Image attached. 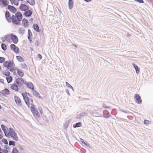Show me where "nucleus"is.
Instances as JSON below:
<instances>
[{
    "instance_id": "1",
    "label": "nucleus",
    "mask_w": 153,
    "mask_h": 153,
    "mask_svg": "<svg viewBox=\"0 0 153 153\" xmlns=\"http://www.w3.org/2000/svg\"><path fill=\"white\" fill-rule=\"evenodd\" d=\"M5 135L7 137L9 138H12L16 141L18 140V137L17 133L12 128H10L7 129V131L5 133Z\"/></svg>"
},
{
    "instance_id": "2",
    "label": "nucleus",
    "mask_w": 153,
    "mask_h": 153,
    "mask_svg": "<svg viewBox=\"0 0 153 153\" xmlns=\"http://www.w3.org/2000/svg\"><path fill=\"white\" fill-rule=\"evenodd\" d=\"M27 94H29V93L27 92L22 93V95L27 105L29 107H32V106L33 105V100L32 99H29V98L27 95Z\"/></svg>"
},
{
    "instance_id": "3",
    "label": "nucleus",
    "mask_w": 153,
    "mask_h": 153,
    "mask_svg": "<svg viewBox=\"0 0 153 153\" xmlns=\"http://www.w3.org/2000/svg\"><path fill=\"white\" fill-rule=\"evenodd\" d=\"M30 110L34 117L36 118H39L40 117L41 115H42L43 113L42 109L41 107L39 108H38L39 113L33 107H31Z\"/></svg>"
},
{
    "instance_id": "4",
    "label": "nucleus",
    "mask_w": 153,
    "mask_h": 153,
    "mask_svg": "<svg viewBox=\"0 0 153 153\" xmlns=\"http://www.w3.org/2000/svg\"><path fill=\"white\" fill-rule=\"evenodd\" d=\"M13 64L14 63L13 60L12 61L9 60L4 62L3 63V65L4 67L9 69L13 66Z\"/></svg>"
},
{
    "instance_id": "5",
    "label": "nucleus",
    "mask_w": 153,
    "mask_h": 153,
    "mask_svg": "<svg viewBox=\"0 0 153 153\" xmlns=\"http://www.w3.org/2000/svg\"><path fill=\"white\" fill-rule=\"evenodd\" d=\"M16 84L19 86H21L24 84H25V82L22 78H18L16 79Z\"/></svg>"
},
{
    "instance_id": "6",
    "label": "nucleus",
    "mask_w": 153,
    "mask_h": 153,
    "mask_svg": "<svg viewBox=\"0 0 153 153\" xmlns=\"http://www.w3.org/2000/svg\"><path fill=\"white\" fill-rule=\"evenodd\" d=\"M11 20L12 22L15 24L18 25L20 23V20H19L14 15H13L11 17Z\"/></svg>"
},
{
    "instance_id": "7",
    "label": "nucleus",
    "mask_w": 153,
    "mask_h": 153,
    "mask_svg": "<svg viewBox=\"0 0 153 153\" xmlns=\"http://www.w3.org/2000/svg\"><path fill=\"white\" fill-rule=\"evenodd\" d=\"M10 48L11 50L13 51L15 53H19V48L18 47H16L15 45L13 44L11 45Z\"/></svg>"
},
{
    "instance_id": "8",
    "label": "nucleus",
    "mask_w": 153,
    "mask_h": 153,
    "mask_svg": "<svg viewBox=\"0 0 153 153\" xmlns=\"http://www.w3.org/2000/svg\"><path fill=\"white\" fill-rule=\"evenodd\" d=\"M19 9L22 11H25L29 9V7L25 4H22L19 7Z\"/></svg>"
},
{
    "instance_id": "9",
    "label": "nucleus",
    "mask_w": 153,
    "mask_h": 153,
    "mask_svg": "<svg viewBox=\"0 0 153 153\" xmlns=\"http://www.w3.org/2000/svg\"><path fill=\"white\" fill-rule=\"evenodd\" d=\"M15 101L18 105L21 106L22 105V102L20 99L17 96H15L14 97Z\"/></svg>"
},
{
    "instance_id": "10",
    "label": "nucleus",
    "mask_w": 153,
    "mask_h": 153,
    "mask_svg": "<svg viewBox=\"0 0 153 153\" xmlns=\"http://www.w3.org/2000/svg\"><path fill=\"white\" fill-rule=\"evenodd\" d=\"M135 99H136V102L138 104H140L142 102V100L140 96L137 94H136L134 96Z\"/></svg>"
},
{
    "instance_id": "11",
    "label": "nucleus",
    "mask_w": 153,
    "mask_h": 153,
    "mask_svg": "<svg viewBox=\"0 0 153 153\" xmlns=\"http://www.w3.org/2000/svg\"><path fill=\"white\" fill-rule=\"evenodd\" d=\"M32 33L30 29L28 30V39L30 43H31L32 40Z\"/></svg>"
},
{
    "instance_id": "12",
    "label": "nucleus",
    "mask_w": 153,
    "mask_h": 153,
    "mask_svg": "<svg viewBox=\"0 0 153 153\" xmlns=\"http://www.w3.org/2000/svg\"><path fill=\"white\" fill-rule=\"evenodd\" d=\"M11 40L15 44L18 43L19 40L17 36L15 35H13V34Z\"/></svg>"
},
{
    "instance_id": "13",
    "label": "nucleus",
    "mask_w": 153,
    "mask_h": 153,
    "mask_svg": "<svg viewBox=\"0 0 153 153\" xmlns=\"http://www.w3.org/2000/svg\"><path fill=\"white\" fill-rule=\"evenodd\" d=\"M22 23L23 26L25 27H28L29 26V22L26 19L24 18L22 19Z\"/></svg>"
},
{
    "instance_id": "14",
    "label": "nucleus",
    "mask_w": 153,
    "mask_h": 153,
    "mask_svg": "<svg viewBox=\"0 0 153 153\" xmlns=\"http://www.w3.org/2000/svg\"><path fill=\"white\" fill-rule=\"evenodd\" d=\"M2 93L4 96H7L10 94V91L7 88H5L2 90Z\"/></svg>"
},
{
    "instance_id": "15",
    "label": "nucleus",
    "mask_w": 153,
    "mask_h": 153,
    "mask_svg": "<svg viewBox=\"0 0 153 153\" xmlns=\"http://www.w3.org/2000/svg\"><path fill=\"white\" fill-rule=\"evenodd\" d=\"M10 88L11 89L14 90L15 91H18L19 90L18 86L17 85L15 84H13L11 86Z\"/></svg>"
},
{
    "instance_id": "16",
    "label": "nucleus",
    "mask_w": 153,
    "mask_h": 153,
    "mask_svg": "<svg viewBox=\"0 0 153 153\" xmlns=\"http://www.w3.org/2000/svg\"><path fill=\"white\" fill-rule=\"evenodd\" d=\"M7 7L8 10L12 12L15 13L16 12V9L14 7L11 5H8Z\"/></svg>"
},
{
    "instance_id": "17",
    "label": "nucleus",
    "mask_w": 153,
    "mask_h": 153,
    "mask_svg": "<svg viewBox=\"0 0 153 153\" xmlns=\"http://www.w3.org/2000/svg\"><path fill=\"white\" fill-rule=\"evenodd\" d=\"M5 17L9 22H11V19L10 13L9 11H7L5 13Z\"/></svg>"
},
{
    "instance_id": "18",
    "label": "nucleus",
    "mask_w": 153,
    "mask_h": 153,
    "mask_svg": "<svg viewBox=\"0 0 153 153\" xmlns=\"http://www.w3.org/2000/svg\"><path fill=\"white\" fill-rule=\"evenodd\" d=\"M32 11L31 10H27L25 12L24 15L27 17H30L32 15Z\"/></svg>"
},
{
    "instance_id": "19",
    "label": "nucleus",
    "mask_w": 153,
    "mask_h": 153,
    "mask_svg": "<svg viewBox=\"0 0 153 153\" xmlns=\"http://www.w3.org/2000/svg\"><path fill=\"white\" fill-rule=\"evenodd\" d=\"M25 85L29 88L33 90L34 89V86L33 84L31 82L25 83Z\"/></svg>"
},
{
    "instance_id": "20",
    "label": "nucleus",
    "mask_w": 153,
    "mask_h": 153,
    "mask_svg": "<svg viewBox=\"0 0 153 153\" xmlns=\"http://www.w3.org/2000/svg\"><path fill=\"white\" fill-rule=\"evenodd\" d=\"M15 16L19 20H20L21 21L22 16L21 12H17L16 13Z\"/></svg>"
},
{
    "instance_id": "21",
    "label": "nucleus",
    "mask_w": 153,
    "mask_h": 153,
    "mask_svg": "<svg viewBox=\"0 0 153 153\" xmlns=\"http://www.w3.org/2000/svg\"><path fill=\"white\" fill-rule=\"evenodd\" d=\"M12 34H11L7 35L5 37V40L8 42H10L11 40Z\"/></svg>"
},
{
    "instance_id": "22",
    "label": "nucleus",
    "mask_w": 153,
    "mask_h": 153,
    "mask_svg": "<svg viewBox=\"0 0 153 153\" xmlns=\"http://www.w3.org/2000/svg\"><path fill=\"white\" fill-rule=\"evenodd\" d=\"M32 92L33 93V94L36 96V97H38L39 98H40V95L35 90H33L32 91Z\"/></svg>"
},
{
    "instance_id": "23",
    "label": "nucleus",
    "mask_w": 153,
    "mask_h": 153,
    "mask_svg": "<svg viewBox=\"0 0 153 153\" xmlns=\"http://www.w3.org/2000/svg\"><path fill=\"white\" fill-rule=\"evenodd\" d=\"M33 27L34 29L37 32H39L40 30L38 25L37 24H34L33 25Z\"/></svg>"
},
{
    "instance_id": "24",
    "label": "nucleus",
    "mask_w": 153,
    "mask_h": 153,
    "mask_svg": "<svg viewBox=\"0 0 153 153\" xmlns=\"http://www.w3.org/2000/svg\"><path fill=\"white\" fill-rule=\"evenodd\" d=\"M16 58L18 61L21 62H23L24 61V59L20 56H16Z\"/></svg>"
},
{
    "instance_id": "25",
    "label": "nucleus",
    "mask_w": 153,
    "mask_h": 153,
    "mask_svg": "<svg viewBox=\"0 0 153 153\" xmlns=\"http://www.w3.org/2000/svg\"><path fill=\"white\" fill-rule=\"evenodd\" d=\"M2 73L3 75L6 76L7 77L9 76L10 74V72L8 71H3Z\"/></svg>"
},
{
    "instance_id": "26",
    "label": "nucleus",
    "mask_w": 153,
    "mask_h": 153,
    "mask_svg": "<svg viewBox=\"0 0 153 153\" xmlns=\"http://www.w3.org/2000/svg\"><path fill=\"white\" fill-rule=\"evenodd\" d=\"M6 79L7 80V82L8 83H10L13 80V78L10 75L6 77Z\"/></svg>"
},
{
    "instance_id": "27",
    "label": "nucleus",
    "mask_w": 153,
    "mask_h": 153,
    "mask_svg": "<svg viewBox=\"0 0 153 153\" xmlns=\"http://www.w3.org/2000/svg\"><path fill=\"white\" fill-rule=\"evenodd\" d=\"M1 127L2 130H3L4 134H5V133L7 132V129L8 128H7L5 126H4L3 125H1Z\"/></svg>"
},
{
    "instance_id": "28",
    "label": "nucleus",
    "mask_w": 153,
    "mask_h": 153,
    "mask_svg": "<svg viewBox=\"0 0 153 153\" xmlns=\"http://www.w3.org/2000/svg\"><path fill=\"white\" fill-rule=\"evenodd\" d=\"M132 65L135 69L136 73L137 74H138L140 71L139 68L138 67L137 65H136L134 63H133L132 64Z\"/></svg>"
},
{
    "instance_id": "29",
    "label": "nucleus",
    "mask_w": 153,
    "mask_h": 153,
    "mask_svg": "<svg viewBox=\"0 0 153 153\" xmlns=\"http://www.w3.org/2000/svg\"><path fill=\"white\" fill-rule=\"evenodd\" d=\"M17 72L18 74L21 77H22L24 75L23 72L21 70L19 69H18Z\"/></svg>"
},
{
    "instance_id": "30",
    "label": "nucleus",
    "mask_w": 153,
    "mask_h": 153,
    "mask_svg": "<svg viewBox=\"0 0 153 153\" xmlns=\"http://www.w3.org/2000/svg\"><path fill=\"white\" fill-rule=\"evenodd\" d=\"M82 126V123L81 122H79L73 125V127L74 128L78 127H80Z\"/></svg>"
},
{
    "instance_id": "31",
    "label": "nucleus",
    "mask_w": 153,
    "mask_h": 153,
    "mask_svg": "<svg viewBox=\"0 0 153 153\" xmlns=\"http://www.w3.org/2000/svg\"><path fill=\"white\" fill-rule=\"evenodd\" d=\"M69 7L70 9L72 8L73 5V3L72 1H69L68 2Z\"/></svg>"
},
{
    "instance_id": "32",
    "label": "nucleus",
    "mask_w": 153,
    "mask_h": 153,
    "mask_svg": "<svg viewBox=\"0 0 153 153\" xmlns=\"http://www.w3.org/2000/svg\"><path fill=\"white\" fill-rule=\"evenodd\" d=\"M12 4H14L15 5L17 6L18 5L19 3L16 0H10Z\"/></svg>"
},
{
    "instance_id": "33",
    "label": "nucleus",
    "mask_w": 153,
    "mask_h": 153,
    "mask_svg": "<svg viewBox=\"0 0 153 153\" xmlns=\"http://www.w3.org/2000/svg\"><path fill=\"white\" fill-rule=\"evenodd\" d=\"M1 2L5 6H7L9 3V2L7 0H1Z\"/></svg>"
},
{
    "instance_id": "34",
    "label": "nucleus",
    "mask_w": 153,
    "mask_h": 153,
    "mask_svg": "<svg viewBox=\"0 0 153 153\" xmlns=\"http://www.w3.org/2000/svg\"><path fill=\"white\" fill-rule=\"evenodd\" d=\"M27 3L31 5H33L34 4L35 1L34 0H27Z\"/></svg>"
},
{
    "instance_id": "35",
    "label": "nucleus",
    "mask_w": 153,
    "mask_h": 153,
    "mask_svg": "<svg viewBox=\"0 0 153 153\" xmlns=\"http://www.w3.org/2000/svg\"><path fill=\"white\" fill-rule=\"evenodd\" d=\"M1 47L3 50L5 51L7 49V46L6 45L4 44H2L1 45Z\"/></svg>"
},
{
    "instance_id": "36",
    "label": "nucleus",
    "mask_w": 153,
    "mask_h": 153,
    "mask_svg": "<svg viewBox=\"0 0 153 153\" xmlns=\"http://www.w3.org/2000/svg\"><path fill=\"white\" fill-rule=\"evenodd\" d=\"M5 60V58L3 57H0V63H4Z\"/></svg>"
},
{
    "instance_id": "37",
    "label": "nucleus",
    "mask_w": 153,
    "mask_h": 153,
    "mask_svg": "<svg viewBox=\"0 0 153 153\" xmlns=\"http://www.w3.org/2000/svg\"><path fill=\"white\" fill-rule=\"evenodd\" d=\"M9 146L15 145V142L13 141H10L9 142Z\"/></svg>"
},
{
    "instance_id": "38",
    "label": "nucleus",
    "mask_w": 153,
    "mask_h": 153,
    "mask_svg": "<svg viewBox=\"0 0 153 153\" xmlns=\"http://www.w3.org/2000/svg\"><path fill=\"white\" fill-rule=\"evenodd\" d=\"M12 153H19V152L16 148H13V149Z\"/></svg>"
},
{
    "instance_id": "39",
    "label": "nucleus",
    "mask_w": 153,
    "mask_h": 153,
    "mask_svg": "<svg viewBox=\"0 0 153 153\" xmlns=\"http://www.w3.org/2000/svg\"><path fill=\"white\" fill-rule=\"evenodd\" d=\"M2 142L4 143L5 144H7L8 142L7 140L4 138H3L2 140Z\"/></svg>"
},
{
    "instance_id": "40",
    "label": "nucleus",
    "mask_w": 153,
    "mask_h": 153,
    "mask_svg": "<svg viewBox=\"0 0 153 153\" xmlns=\"http://www.w3.org/2000/svg\"><path fill=\"white\" fill-rule=\"evenodd\" d=\"M19 31L21 33H23L24 32V29H23V28H21V27L19 28Z\"/></svg>"
},
{
    "instance_id": "41",
    "label": "nucleus",
    "mask_w": 153,
    "mask_h": 153,
    "mask_svg": "<svg viewBox=\"0 0 153 153\" xmlns=\"http://www.w3.org/2000/svg\"><path fill=\"white\" fill-rule=\"evenodd\" d=\"M65 83H66V86L68 87L69 88H72V87L71 86V85L69 84L67 82H66Z\"/></svg>"
},
{
    "instance_id": "42",
    "label": "nucleus",
    "mask_w": 153,
    "mask_h": 153,
    "mask_svg": "<svg viewBox=\"0 0 153 153\" xmlns=\"http://www.w3.org/2000/svg\"><path fill=\"white\" fill-rule=\"evenodd\" d=\"M134 1H137L140 3H144V1L143 0H134Z\"/></svg>"
},
{
    "instance_id": "43",
    "label": "nucleus",
    "mask_w": 153,
    "mask_h": 153,
    "mask_svg": "<svg viewBox=\"0 0 153 153\" xmlns=\"http://www.w3.org/2000/svg\"><path fill=\"white\" fill-rule=\"evenodd\" d=\"M149 120H144V123L146 124H149Z\"/></svg>"
},
{
    "instance_id": "44",
    "label": "nucleus",
    "mask_w": 153,
    "mask_h": 153,
    "mask_svg": "<svg viewBox=\"0 0 153 153\" xmlns=\"http://www.w3.org/2000/svg\"><path fill=\"white\" fill-rule=\"evenodd\" d=\"M4 79H0V82L4 84Z\"/></svg>"
},
{
    "instance_id": "45",
    "label": "nucleus",
    "mask_w": 153,
    "mask_h": 153,
    "mask_svg": "<svg viewBox=\"0 0 153 153\" xmlns=\"http://www.w3.org/2000/svg\"><path fill=\"white\" fill-rule=\"evenodd\" d=\"M37 56L40 59H42V56L41 54H38Z\"/></svg>"
},
{
    "instance_id": "46",
    "label": "nucleus",
    "mask_w": 153,
    "mask_h": 153,
    "mask_svg": "<svg viewBox=\"0 0 153 153\" xmlns=\"http://www.w3.org/2000/svg\"><path fill=\"white\" fill-rule=\"evenodd\" d=\"M104 117H105V118H108V117H109V116L108 115H105V114H104Z\"/></svg>"
},
{
    "instance_id": "47",
    "label": "nucleus",
    "mask_w": 153,
    "mask_h": 153,
    "mask_svg": "<svg viewBox=\"0 0 153 153\" xmlns=\"http://www.w3.org/2000/svg\"><path fill=\"white\" fill-rule=\"evenodd\" d=\"M35 44L38 45V44H39V42L37 40H36V41L35 42Z\"/></svg>"
},
{
    "instance_id": "48",
    "label": "nucleus",
    "mask_w": 153,
    "mask_h": 153,
    "mask_svg": "<svg viewBox=\"0 0 153 153\" xmlns=\"http://www.w3.org/2000/svg\"><path fill=\"white\" fill-rule=\"evenodd\" d=\"M2 134H3L2 133H1V134L0 133V139L2 138V137H3L2 135Z\"/></svg>"
},
{
    "instance_id": "49",
    "label": "nucleus",
    "mask_w": 153,
    "mask_h": 153,
    "mask_svg": "<svg viewBox=\"0 0 153 153\" xmlns=\"http://www.w3.org/2000/svg\"><path fill=\"white\" fill-rule=\"evenodd\" d=\"M84 1H85L87 2H90L91 1V0H84Z\"/></svg>"
},
{
    "instance_id": "50",
    "label": "nucleus",
    "mask_w": 153,
    "mask_h": 153,
    "mask_svg": "<svg viewBox=\"0 0 153 153\" xmlns=\"http://www.w3.org/2000/svg\"><path fill=\"white\" fill-rule=\"evenodd\" d=\"M0 133H1V134L2 133V131L0 128Z\"/></svg>"
},
{
    "instance_id": "51",
    "label": "nucleus",
    "mask_w": 153,
    "mask_h": 153,
    "mask_svg": "<svg viewBox=\"0 0 153 153\" xmlns=\"http://www.w3.org/2000/svg\"><path fill=\"white\" fill-rule=\"evenodd\" d=\"M105 107V108H109V107Z\"/></svg>"
},
{
    "instance_id": "52",
    "label": "nucleus",
    "mask_w": 153,
    "mask_h": 153,
    "mask_svg": "<svg viewBox=\"0 0 153 153\" xmlns=\"http://www.w3.org/2000/svg\"><path fill=\"white\" fill-rule=\"evenodd\" d=\"M1 106L0 105V109H1Z\"/></svg>"
},
{
    "instance_id": "53",
    "label": "nucleus",
    "mask_w": 153,
    "mask_h": 153,
    "mask_svg": "<svg viewBox=\"0 0 153 153\" xmlns=\"http://www.w3.org/2000/svg\"><path fill=\"white\" fill-rule=\"evenodd\" d=\"M1 150V148L0 147V151Z\"/></svg>"
},
{
    "instance_id": "54",
    "label": "nucleus",
    "mask_w": 153,
    "mask_h": 153,
    "mask_svg": "<svg viewBox=\"0 0 153 153\" xmlns=\"http://www.w3.org/2000/svg\"><path fill=\"white\" fill-rule=\"evenodd\" d=\"M1 66H0V70L1 69Z\"/></svg>"
},
{
    "instance_id": "55",
    "label": "nucleus",
    "mask_w": 153,
    "mask_h": 153,
    "mask_svg": "<svg viewBox=\"0 0 153 153\" xmlns=\"http://www.w3.org/2000/svg\"><path fill=\"white\" fill-rule=\"evenodd\" d=\"M0 153H3V152H0Z\"/></svg>"
},
{
    "instance_id": "56",
    "label": "nucleus",
    "mask_w": 153,
    "mask_h": 153,
    "mask_svg": "<svg viewBox=\"0 0 153 153\" xmlns=\"http://www.w3.org/2000/svg\"><path fill=\"white\" fill-rule=\"evenodd\" d=\"M1 144V141H0V144Z\"/></svg>"
},
{
    "instance_id": "57",
    "label": "nucleus",
    "mask_w": 153,
    "mask_h": 153,
    "mask_svg": "<svg viewBox=\"0 0 153 153\" xmlns=\"http://www.w3.org/2000/svg\"><path fill=\"white\" fill-rule=\"evenodd\" d=\"M69 1H72V0H69Z\"/></svg>"
}]
</instances>
